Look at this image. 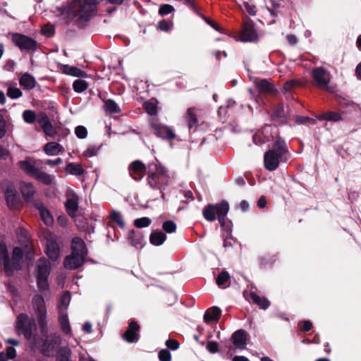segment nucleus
<instances>
[{
  "label": "nucleus",
  "mask_w": 361,
  "mask_h": 361,
  "mask_svg": "<svg viewBox=\"0 0 361 361\" xmlns=\"http://www.w3.org/2000/svg\"><path fill=\"white\" fill-rule=\"evenodd\" d=\"M290 157L289 150L286 142L278 137L271 148L264 155V167L269 171L276 170L281 162L286 163Z\"/></svg>",
  "instance_id": "nucleus-1"
},
{
  "label": "nucleus",
  "mask_w": 361,
  "mask_h": 361,
  "mask_svg": "<svg viewBox=\"0 0 361 361\" xmlns=\"http://www.w3.org/2000/svg\"><path fill=\"white\" fill-rule=\"evenodd\" d=\"M147 175V185L152 189L159 190L164 199L163 190L168 186L170 180L168 169L162 166L158 160H155L149 164Z\"/></svg>",
  "instance_id": "nucleus-2"
},
{
  "label": "nucleus",
  "mask_w": 361,
  "mask_h": 361,
  "mask_svg": "<svg viewBox=\"0 0 361 361\" xmlns=\"http://www.w3.org/2000/svg\"><path fill=\"white\" fill-rule=\"evenodd\" d=\"M97 0H74L69 6V13L75 18L77 25L82 27L95 15Z\"/></svg>",
  "instance_id": "nucleus-3"
},
{
  "label": "nucleus",
  "mask_w": 361,
  "mask_h": 361,
  "mask_svg": "<svg viewBox=\"0 0 361 361\" xmlns=\"http://www.w3.org/2000/svg\"><path fill=\"white\" fill-rule=\"evenodd\" d=\"M40 160L35 161L30 158L18 162L19 167L27 175L32 177L37 181L46 185H50L54 183L55 176L41 171L38 167V163Z\"/></svg>",
  "instance_id": "nucleus-4"
},
{
  "label": "nucleus",
  "mask_w": 361,
  "mask_h": 361,
  "mask_svg": "<svg viewBox=\"0 0 361 361\" xmlns=\"http://www.w3.org/2000/svg\"><path fill=\"white\" fill-rule=\"evenodd\" d=\"M15 327L18 335H23L25 339L30 341L35 346H37V342H38L40 338L35 334L37 329L35 323L27 314L21 313L18 315Z\"/></svg>",
  "instance_id": "nucleus-5"
},
{
  "label": "nucleus",
  "mask_w": 361,
  "mask_h": 361,
  "mask_svg": "<svg viewBox=\"0 0 361 361\" xmlns=\"http://www.w3.org/2000/svg\"><path fill=\"white\" fill-rule=\"evenodd\" d=\"M229 210L228 203L222 201L216 204H207L202 211L204 219L208 221H214L217 217L221 227L225 225V218Z\"/></svg>",
  "instance_id": "nucleus-6"
},
{
  "label": "nucleus",
  "mask_w": 361,
  "mask_h": 361,
  "mask_svg": "<svg viewBox=\"0 0 361 361\" xmlns=\"http://www.w3.org/2000/svg\"><path fill=\"white\" fill-rule=\"evenodd\" d=\"M51 271V264L48 259L43 257L37 262L36 276L37 288L40 291L47 290L49 287L48 277Z\"/></svg>",
  "instance_id": "nucleus-7"
},
{
  "label": "nucleus",
  "mask_w": 361,
  "mask_h": 361,
  "mask_svg": "<svg viewBox=\"0 0 361 361\" xmlns=\"http://www.w3.org/2000/svg\"><path fill=\"white\" fill-rule=\"evenodd\" d=\"M32 303L40 330L42 333H47V309L43 297L40 295H35L32 298Z\"/></svg>",
  "instance_id": "nucleus-8"
},
{
  "label": "nucleus",
  "mask_w": 361,
  "mask_h": 361,
  "mask_svg": "<svg viewBox=\"0 0 361 361\" xmlns=\"http://www.w3.org/2000/svg\"><path fill=\"white\" fill-rule=\"evenodd\" d=\"M11 40L20 51L33 52L37 49V41L23 34L11 33Z\"/></svg>",
  "instance_id": "nucleus-9"
},
{
  "label": "nucleus",
  "mask_w": 361,
  "mask_h": 361,
  "mask_svg": "<svg viewBox=\"0 0 361 361\" xmlns=\"http://www.w3.org/2000/svg\"><path fill=\"white\" fill-rule=\"evenodd\" d=\"M311 75L315 86L322 90L326 89L331 80V74L327 70L323 67H317L312 69Z\"/></svg>",
  "instance_id": "nucleus-10"
},
{
  "label": "nucleus",
  "mask_w": 361,
  "mask_h": 361,
  "mask_svg": "<svg viewBox=\"0 0 361 361\" xmlns=\"http://www.w3.org/2000/svg\"><path fill=\"white\" fill-rule=\"evenodd\" d=\"M61 338L56 334L49 335L43 342L42 346H35L39 348L41 353L46 356H51L54 354L56 348L60 345Z\"/></svg>",
  "instance_id": "nucleus-11"
},
{
  "label": "nucleus",
  "mask_w": 361,
  "mask_h": 361,
  "mask_svg": "<svg viewBox=\"0 0 361 361\" xmlns=\"http://www.w3.org/2000/svg\"><path fill=\"white\" fill-rule=\"evenodd\" d=\"M150 126L153 129L154 133L162 139L172 140L176 137V135L171 128L159 123L155 119L151 121Z\"/></svg>",
  "instance_id": "nucleus-12"
},
{
  "label": "nucleus",
  "mask_w": 361,
  "mask_h": 361,
  "mask_svg": "<svg viewBox=\"0 0 361 361\" xmlns=\"http://www.w3.org/2000/svg\"><path fill=\"white\" fill-rule=\"evenodd\" d=\"M78 204L79 197L78 195L72 190L68 191L66 193L65 207L67 214L73 219L76 216V212L79 207Z\"/></svg>",
  "instance_id": "nucleus-13"
},
{
  "label": "nucleus",
  "mask_w": 361,
  "mask_h": 361,
  "mask_svg": "<svg viewBox=\"0 0 361 361\" xmlns=\"http://www.w3.org/2000/svg\"><path fill=\"white\" fill-rule=\"evenodd\" d=\"M37 123L42 129L44 133L51 138H54L57 134L47 115L44 112H40L37 115Z\"/></svg>",
  "instance_id": "nucleus-14"
},
{
  "label": "nucleus",
  "mask_w": 361,
  "mask_h": 361,
  "mask_svg": "<svg viewBox=\"0 0 361 361\" xmlns=\"http://www.w3.org/2000/svg\"><path fill=\"white\" fill-rule=\"evenodd\" d=\"M128 169L132 178L135 180H140L147 173L148 167L147 168L142 161L135 160L129 164Z\"/></svg>",
  "instance_id": "nucleus-15"
},
{
  "label": "nucleus",
  "mask_w": 361,
  "mask_h": 361,
  "mask_svg": "<svg viewBox=\"0 0 361 361\" xmlns=\"http://www.w3.org/2000/svg\"><path fill=\"white\" fill-rule=\"evenodd\" d=\"M85 261V257L82 255L71 252V255L66 257L64 259V267L68 269H76L80 267Z\"/></svg>",
  "instance_id": "nucleus-16"
},
{
  "label": "nucleus",
  "mask_w": 361,
  "mask_h": 361,
  "mask_svg": "<svg viewBox=\"0 0 361 361\" xmlns=\"http://www.w3.org/2000/svg\"><path fill=\"white\" fill-rule=\"evenodd\" d=\"M240 39L243 42H253L257 39V34L252 21L244 23L240 34Z\"/></svg>",
  "instance_id": "nucleus-17"
},
{
  "label": "nucleus",
  "mask_w": 361,
  "mask_h": 361,
  "mask_svg": "<svg viewBox=\"0 0 361 361\" xmlns=\"http://www.w3.org/2000/svg\"><path fill=\"white\" fill-rule=\"evenodd\" d=\"M254 85L261 94H274L276 92L274 85L267 79L256 78L254 80Z\"/></svg>",
  "instance_id": "nucleus-18"
},
{
  "label": "nucleus",
  "mask_w": 361,
  "mask_h": 361,
  "mask_svg": "<svg viewBox=\"0 0 361 361\" xmlns=\"http://www.w3.org/2000/svg\"><path fill=\"white\" fill-rule=\"evenodd\" d=\"M140 330V326L137 322L131 321L128 326L127 330L123 335L124 339L128 343L137 342L139 339L138 331Z\"/></svg>",
  "instance_id": "nucleus-19"
},
{
  "label": "nucleus",
  "mask_w": 361,
  "mask_h": 361,
  "mask_svg": "<svg viewBox=\"0 0 361 361\" xmlns=\"http://www.w3.org/2000/svg\"><path fill=\"white\" fill-rule=\"evenodd\" d=\"M0 264L4 266V269L7 275H11V263L8 256L7 247L5 243H0Z\"/></svg>",
  "instance_id": "nucleus-20"
},
{
  "label": "nucleus",
  "mask_w": 361,
  "mask_h": 361,
  "mask_svg": "<svg viewBox=\"0 0 361 361\" xmlns=\"http://www.w3.org/2000/svg\"><path fill=\"white\" fill-rule=\"evenodd\" d=\"M5 199L8 207L11 209L18 208V201L17 192L13 185L7 186L5 192Z\"/></svg>",
  "instance_id": "nucleus-21"
},
{
  "label": "nucleus",
  "mask_w": 361,
  "mask_h": 361,
  "mask_svg": "<svg viewBox=\"0 0 361 361\" xmlns=\"http://www.w3.org/2000/svg\"><path fill=\"white\" fill-rule=\"evenodd\" d=\"M71 252L82 255L83 257H86L87 255V250L82 239L78 237L73 238L71 242Z\"/></svg>",
  "instance_id": "nucleus-22"
},
{
  "label": "nucleus",
  "mask_w": 361,
  "mask_h": 361,
  "mask_svg": "<svg viewBox=\"0 0 361 361\" xmlns=\"http://www.w3.org/2000/svg\"><path fill=\"white\" fill-rule=\"evenodd\" d=\"M46 254L52 261H56L60 255V249L58 243L53 240H48L47 243Z\"/></svg>",
  "instance_id": "nucleus-23"
},
{
  "label": "nucleus",
  "mask_w": 361,
  "mask_h": 361,
  "mask_svg": "<svg viewBox=\"0 0 361 361\" xmlns=\"http://www.w3.org/2000/svg\"><path fill=\"white\" fill-rule=\"evenodd\" d=\"M233 343L236 348L245 349L247 345L246 332L243 329L235 331L232 335Z\"/></svg>",
  "instance_id": "nucleus-24"
},
{
  "label": "nucleus",
  "mask_w": 361,
  "mask_h": 361,
  "mask_svg": "<svg viewBox=\"0 0 361 361\" xmlns=\"http://www.w3.org/2000/svg\"><path fill=\"white\" fill-rule=\"evenodd\" d=\"M19 84L24 90L30 91L36 87L37 82L32 75L26 73L19 79Z\"/></svg>",
  "instance_id": "nucleus-25"
},
{
  "label": "nucleus",
  "mask_w": 361,
  "mask_h": 361,
  "mask_svg": "<svg viewBox=\"0 0 361 361\" xmlns=\"http://www.w3.org/2000/svg\"><path fill=\"white\" fill-rule=\"evenodd\" d=\"M198 109L195 107L188 109L185 114V120L188 123L189 129L198 126Z\"/></svg>",
  "instance_id": "nucleus-26"
},
{
  "label": "nucleus",
  "mask_w": 361,
  "mask_h": 361,
  "mask_svg": "<svg viewBox=\"0 0 361 361\" xmlns=\"http://www.w3.org/2000/svg\"><path fill=\"white\" fill-rule=\"evenodd\" d=\"M23 257V250L19 247H15L12 252L11 263V275L13 270L20 269V263Z\"/></svg>",
  "instance_id": "nucleus-27"
},
{
  "label": "nucleus",
  "mask_w": 361,
  "mask_h": 361,
  "mask_svg": "<svg viewBox=\"0 0 361 361\" xmlns=\"http://www.w3.org/2000/svg\"><path fill=\"white\" fill-rule=\"evenodd\" d=\"M20 192L26 202L32 201L35 193V188L32 183H22L20 184Z\"/></svg>",
  "instance_id": "nucleus-28"
},
{
  "label": "nucleus",
  "mask_w": 361,
  "mask_h": 361,
  "mask_svg": "<svg viewBox=\"0 0 361 361\" xmlns=\"http://www.w3.org/2000/svg\"><path fill=\"white\" fill-rule=\"evenodd\" d=\"M221 311L218 307H212L208 309L204 315V321L209 323L212 321L217 322L221 317Z\"/></svg>",
  "instance_id": "nucleus-29"
},
{
  "label": "nucleus",
  "mask_w": 361,
  "mask_h": 361,
  "mask_svg": "<svg viewBox=\"0 0 361 361\" xmlns=\"http://www.w3.org/2000/svg\"><path fill=\"white\" fill-rule=\"evenodd\" d=\"M36 207L38 209L41 219L44 223L47 226L51 225L54 220L49 211L42 203L36 204Z\"/></svg>",
  "instance_id": "nucleus-30"
},
{
  "label": "nucleus",
  "mask_w": 361,
  "mask_h": 361,
  "mask_svg": "<svg viewBox=\"0 0 361 361\" xmlns=\"http://www.w3.org/2000/svg\"><path fill=\"white\" fill-rule=\"evenodd\" d=\"M128 240L136 247H142L143 245V235L139 231L131 230L128 233Z\"/></svg>",
  "instance_id": "nucleus-31"
},
{
  "label": "nucleus",
  "mask_w": 361,
  "mask_h": 361,
  "mask_svg": "<svg viewBox=\"0 0 361 361\" xmlns=\"http://www.w3.org/2000/svg\"><path fill=\"white\" fill-rule=\"evenodd\" d=\"M250 298L255 304L263 310H267L270 305L269 301L266 298L261 297L255 292L250 293Z\"/></svg>",
  "instance_id": "nucleus-32"
},
{
  "label": "nucleus",
  "mask_w": 361,
  "mask_h": 361,
  "mask_svg": "<svg viewBox=\"0 0 361 361\" xmlns=\"http://www.w3.org/2000/svg\"><path fill=\"white\" fill-rule=\"evenodd\" d=\"M63 147L57 142H50L44 145V150L47 155L54 156L59 154Z\"/></svg>",
  "instance_id": "nucleus-33"
},
{
  "label": "nucleus",
  "mask_w": 361,
  "mask_h": 361,
  "mask_svg": "<svg viewBox=\"0 0 361 361\" xmlns=\"http://www.w3.org/2000/svg\"><path fill=\"white\" fill-rule=\"evenodd\" d=\"M63 73L66 75L78 77V78H86L87 74L82 70L68 65H66L63 67Z\"/></svg>",
  "instance_id": "nucleus-34"
},
{
  "label": "nucleus",
  "mask_w": 361,
  "mask_h": 361,
  "mask_svg": "<svg viewBox=\"0 0 361 361\" xmlns=\"http://www.w3.org/2000/svg\"><path fill=\"white\" fill-rule=\"evenodd\" d=\"M59 321L61 325V330L66 334H69L71 332V328L69 324L68 315L66 312H60Z\"/></svg>",
  "instance_id": "nucleus-35"
},
{
  "label": "nucleus",
  "mask_w": 361,
  "mask_h": 361,
  "mask_svg": "<svg viewBox=\"0 0 361 361\" xmlns=\"http://www.w3.org/2000/svg\"><path fill=\"white\" fill-rule=\"evenodd\" d=\"M216 282L221 288L228 287L230 285V275L228 271H222L216 277Z\"/></svg>",
  "instance_id": "nucleus-36"
},
{
  "label": "nucleus",
  "mask_w": 361,
  "mask_h": 361,
  "mask_svg": "<svg viewBox=\"0 0 361 361\" xmlns=\"http://www.w3.org/2000/svg\"><path fill=\"white\" fill-rule=\"evenodd\" d=\"M166 239V235L161 231H152L149 236L150 243L157 246L161 245Z\"/></svg>",
  "instance_id": "nucleus-37"
},
{
  "label": "nucleus",
  "mask_w": 361,
  "mask_h": 361,
  "mask_svg": "<svg viewBox=\"0 0 361 361\" xmlns=\"http://www.w3.org/2000/svg\"><path fill=\"white\" fill-rule=\"evenodd\" d=\"M271 118L278 123H282L286 121V115L283 105H279L274 109Z\"/></svg>",
  "instance_id": "nucleus-38"
},
{
  "label": "nucleus",
  "mask_w": 361,
  "mask_h": 361,
  "mask_svg": "<svg viewBox=\"0 0 361 361\" xmlns=\"http://www.w3.org/2000/svg\"><path fill=\"white\" fill-rule=\"evenodd\" d=\"M143 108L145 111L151 115L154 116L157 114V102L155 99H151L147 101L143 104Z\"/></svg>",
  "instance_id": "nucleus-39"
},
{
  "label": "nucleus",
  "mask_w": 361,
  "mask_h": 361,
  "mask_svg": "<svg viewBox=\"0 0 361 361\" xmlns=\"http://www.w3.org/2000/svg\"><path fill=\"white\" fill-rule=\"evenodd\" d=\"M269 128V126H266L262 131H258L253 135V141L256 145H262L269 141L268 138L263 136L264 133L268 132Z\"/></svg>",
  "instance_id": "nucleus-40"
},
{
  "label": "nucleus",
  "mask_w": 361,
  "mask_h": 361,
  "mask_svg": "<svg viewBox=\"0 0 361 361\" xmlns=\"http://www.w3.org/2000/svg\"><path fill=\"white\" fill-rule=\"evenodd\" d=\"M66 171L71 174L80 176L84 173L81 165L76 163H70L66 166Z\"/></svg>",
  "instance_id": "nucleus-41"
},
{
  "label": "nucleus",
  "mask_w": 361,
  "mask_h": 361,
  "mask_svg": "<svg viewBox=\"0 0 361 361\" xmlns=\"http://www.w3.org/2000/svg\"><path fill=\"white\" fill-rule=\"evenodd\" d=\"M88 86L87 82L84 80L78 79L73 83V88L78 93L83 92L88 88Z\"/></svg>",
  "instance_id": "nucleus-42"
},
{
  "label": "nucleus",
  "mask_w": 361,
  "mask_h": 361,
  "mask_svg": "<svg viewBox=\"0 0 361 361\" xmlns=\"http://www.w3.org/2000/svg\"><path fill=\"white\" fill-rule=\"evenodd\" d=\"M109 218L111 221L115 222L120 227L123 228L124 226V221L123 219V216L121 212L114 210L109 215Z\"/></svg>",
  "instance_id": "nucleus-43"
},
{
  "label": "nucleus",
  "mask_w": 361,
  "mask_h": 361,
  "mask_svg": "<svg viewBox=\"0 0 361 361\" xmlns=\"http://www.w3.org/2000/svg\"><path fill=\"white\" fill-rule=\"evenodd\" d=\"M104 107L106 111L110 114L120 112V108L118 105L112 99H107L105 102Z\"/></svg>",
  "instance_id": "nucleus-44"
},
{
  "label": "nucleus",
  "mask_w": 361,
  "mask_h": 361,
  "mask_svg": "<svg viewBox=\"0 0 361 361\" xmlns=\"http://www.w3.org/2000/svg\"><path fill=\"white\" fill-rule=\"evenodd\" d=\"M300 85H301L300 82L298 80H288L283 85L282 92L283 93L290 92L295 87H299Z\"/></svg>",
  "instance_id": "nucleus-45"
},
{
  "label": "nucleus",
  "mask_w": 361,
  "mask_h": 361,
  "mask_svg": "<svg viewBox=\"0 0 361 361\" xmlns=\"http://www.w3.org/2000/svg\"><path fill=\"white\" fill-rule=\"evenodd\" d=\"M23 120L29 124L33 123L36 120L37 121V116L32 110H25L23 113Z\"/></svg>",
  "instance_id": "nucleus-46"
},
{
  "label": "nucleus",
  "mask_w": 361,
  "mask_h": 361,
  "mask_svg": "<svg viewBox=\"0 0 361 361\" xmlns=\"http://www.w3.org/2000/svg\"><path fill=\"white\" fill-rule=\"evenodd\" d=\"M151 219L148 217H142L139 219H136L134 221V225L135 227L138 228H145L149 226L151 224Z\"/></svg>",
  "instance_id": "nucleus-47"
},
{
  "label": "nucleus",
  "mask_w": 361,
  "mask_h": 361,
  "mask_svg": "<svg viewBox=\"0 0 361 361\" xmlns=\"http://www.w3.org/2000/svg\"><path fill=\"white\" fill-rule=\"evenodd\" d=\"M322 118L327 121H338L341 120V116L339 113L334 111H328L322 115Z\"/></svg>",
  "instance_id": "nucleus-48"
},
{
  "label": "nucleus",
  "mask_w": 361,
  "mask_h": 361,
  "mask_svg": "<svg viewBox=\"0 0 361 361\" xmlns=\"http://www.w3.org/2000/svg\"><path fill=\"white\" fill-rule=\"evenodd\" d=\"M7 95L11 99H18L22 97L23 92L18 87H9L7 90Z\"/></svg>",
  "instance_id": "nucleus-49"
},
{
  "label": "nucleus",
  "mask_w": 361,
  "mask_h": 361,
  "mask_svg": "<svg viewBox=\"0 0 361 361\" xmlns=\"http://www.w3.org/2000/svg\"><path fill=\"white\" fill-rule=\"evenodd\" d=\"M162 228L169 233H174L176 230V224L171 220L166 221L162 225Z\"/></svg>",
  "instance_id": "nucleus-50"
},
{
  "label": "nucleus",
  "mask_w": 361,
  "mask_h": 361,
  "mask_svg": "<svg viewBox=\"0 0 361 361\" xmlns=\"http://www.w3.org/2000/svg\"><path fill=\"white\" fill-rule=\"evenodd\" d=\"M158 357L160 361H171V355L168 350L163 349L159 352Z\"/></svg>",
  "instance_id": "nucleus-51"
},
{
  "label": "nucleus",
  "mask_w": 361,
  "mask_h": 361,
  "mask_svg": "<svg viewBox=\"0 0 361 361\" xmlns=\"http://www.w3.org/2000/svg\"><path fill=\"white\" fill-rule=\"evenodd\" d=\"M75 133L78 137L84 139L87 137V131L85 127L82 126H78L75 129Z\"/></svg>",
  "instance_id": "nucleus-52"
},
{
  "label": "nucleus",
  "mask_w": 361,
  "mask_h": 361,
  "mask_svg": "<svg viewBox=\"0 0 361 361\" xmlns=\"http://www.w3.org/2000/svg\"><path fill=\"white\" fill-rule=\"evenodd\" d=\"M174 11V8L170 4L161 5L159 10V13L161 16H165L171 13Z\"/></svg>",
  "instance_id": "nucleus-53"
},
{
  "label": "nucleus",
  "mask_w": 361,
  "mask_h": 361,
  "mask_svg": "<svg viewBox=\"0 0 361 361\" xmlns=\"http://www.w3.org/2000/svg\"><path fill=\"white\" fill-rule=\"evenodd\" d=\"M166 345L167 346L168 348L172 350H176L179 348L180 344L178 341L175 339H168L166 341Z\"/></svg>",
  "instance_id": "nucleus-54"
},
{
  "label": "nucleus",
  "mask_w": 361,
  "mask_h": 361,
  "mask_svg": "<svg viewBox=\"0 0 361 361\" xmlns=\"http://www.w3.org/2000/svg\"><path fill=\"white\" fill-rule=\"evenodd\" d=\"M207 349L211 353H216L219 350V344L215 341H209L207 345Z\"/></svg>",
  "instance_id": "nucleus-55"
},
{
  "label": "nucleus",
  "mask_w": 361,
  "mask_h": 361,
  "mask_svg": "<svg viewBox=\"0 0 361 361\" xmlns=\"http://www.w3.org/2000/svg\"><path fill=\"white\" fill-rule=\"evenodd\" d=\"M4 353L6 354L8 360H13L16 357V350L13 346L7 347Z\"/></svg>",
  "instance_id": "nucleus-56"
},
{
  "label": "nucleus",
  "mask_w": 361,
  "mask_h": 361,
  "mask_svg": "<svg viewBox=\"0 0 361 361\" xmlns=\"http://www.w3.org/2000/svg\"><path fill=\"white\" fill-rule=\"evenodd\" d=\"M235 243V241L234 240V239L231 236H228L224 239V247L226 249H228L230 247H233Z\"/></svg>",
  "instance_id": "nucleus-57"
},
{
  "label": "nucleus",
  "mask_w": 361,
  "mask_h": 361,
  "mask_svg": "<svg viewBox=\"0 0 361 361\" xmlns=\"http://www.w3.org/2000/svg\"><path fill=\"white\" fill-rule=\"evenodd\" d=\"M301 330L304 331H309L312 328V324L310 321H303L300 323Z\"/></svg>",
  "instance_id": "nucleus-58"
},
{
  "label": "nucleus",
  "mask_w": 361,
  "mask_h": 361,
  "mask_svg": "<svg viewBox=\"0 0 361 361\" xmlns=\"http://www.w3.org/2000/svg\"><path fill=\"white\" fill-rule=\"evenodd\" d=\"M98 152V148L96 147L92 146L88 147L85 152L84 155L86 157H92L97 154Z\"/></svg>",
  "instance_id": "nucleus-59"
},
{
  "label": "nucleus",
  "mask_w": 361,
  "mask_h": 361,
  "mask_svg": "<svg viewBox=\"0 0 361 361\" xmlns=\"http://www.w3.org/2000/svg\"><path fill=\"white\" fill-rule=\"evenodd\" d=\"M312 121L310 118L307 116H296L295 123L297 124H305L310 121Z\"/></svg>",
  "instance_id": "nucleus-60"
},
{
  "label": "nucleus",
  "mask_w": 361,
  "mask_h": 361,
  "mask_svg": "<svg viewBox=\"0 0 361 361\" xmlns=\"http://www.w3.org/2000/svg\"><path fill=\"white\" fill-rule=\"evenodd\" d=\"M44 163L51 166H55L61 164L62 163V159L61 158H57L55 160L47 159Z\"/></svg>",
  "instance_id": "nucleus-61"
},
{
  "label": "nucleus",
  "mask_w": 361,
  "mask_h": 361,
  "mask_svg": "<svg viewBox=\"0 0 361 361\" xmlns=\"http://www.w3.org/2000/svg\"><path fill=\"white\" fill-rule=\"evenodd\" d=\"M9 156V151L5 149L4 147L0 146V159H6Z\"/></svg>",
  "instance_id": "nucleus-62"
},
{
  "label": "nucleus",
  "mask_w": 361,
  "mask_h": 361,
  "mask_svg": "<svg viewBox=\"0 0 361 361\" xmlns=\"http://www.w3.org/2000/svg\"><path fill=\"white\" fill-rule=\"evenodd\" d=\"M246 11L252 16L255 15L256 13V7L254 5H250L248 3H246L245 5Z\"/></svg>",
  "instance_id": "nucleus-63"
},
{
  "label": "nucleus",
  "mask_w": 361,
  "mask_h": 361,
  "mask_svg": "<svg viewBox=\"0 0 361 361\" xmlns=\"http://www.w3.org/2000/svg\"><path fill=\"white\" fill-rule=\"evenodd\" d=\"M183 194L186 200H182L183 202H188V200L192 201L194 200L192 192L190 190H185L183 191Z\"/></svg>",
  "instance_id": "nucleus-64"
}]
</instances>
